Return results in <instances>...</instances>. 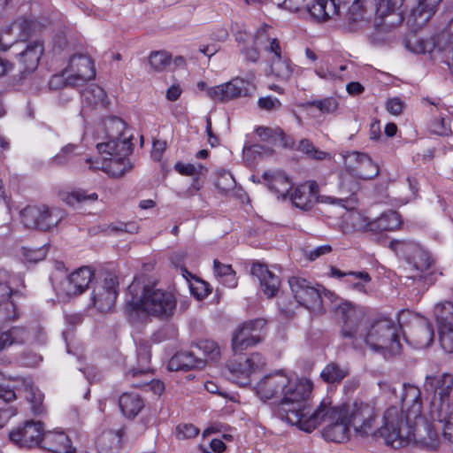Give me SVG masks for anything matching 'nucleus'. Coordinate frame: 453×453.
Returning <instances> with one entry per match:
<instances>
[{
	"label": "nucleus",
	"instance_id": "obj_55",
	"mask_svg": "<svg viewBox=\"0 0 453 453\" xmlns=\"http://www.w3.org/2000/svg\"><path fill=\"white\" fill-rule=\"evenodd\" d=\"M331 276L336 277V278L347 277V279L353 278V280H362L366 282H370L372 280L370 275L366 272L344 273L335 267L331 268Z\"/></svg>",
	"mask_w": 453,
	"mask_h": 453
},
{
	"label": "nucleus",
	"instance_id": "obj_56",
	"mask_svg": "<svg viewBox=\"0 0 453 453\" xmlns=\"http://www.w3.org/2000/svg\"><path fill=\"white\" fill-rule=\"evenodd\" d=\"M271 27L267 25H265L261 28H259L255 35L254 43L256 46H262L265 50L268 47L272 41L277 40L276 38H271L269 35V30Z\"/></svg>",
	"mask_w": 453,
	"mask_h": 453
},
{
	"label": "nucleus",
	"instance_id": "obj_62",
	"mask_svg": "<svg viewBox=\"0 0 453 453\" xmlns=\"http://www.w3.org/2000/svg\"><path fill=\"white\" fill-rule=\"evenodd\" d=\"M244 151H246L247 153H251L254 155H258L259 157H263L271 156L273 152V150L264 145L253 144L250 146H244Z\"/></svg>",
	"mask_w": 453,
	"mask_h": 453
},
{
	"label": "nucleus",
	"instance_id": "obj_51",
	"mask_svg": "<svg viewBox=\"0 0 453 453\" xmlns=\"http://www.w3.org/2000/svg\"><path fill=\"white\" fill-rule=\"evenodd\" d=\"M307 106L316 107L324 114L335 111L338 108V102L334 97H326L320 100H314L307 103Z\"/></svg>",
	"mask_w": 453,
	"mask_h": 453
},
{
	"label": "nucleus",
	"instance_id": "obj_24",
	"mask_svg": "<svg viewBox=\"0 0 453 453\" xmlns=\"http://www.w3.org/2000/svg\"><path fill=\"white\" fill-rule=\"evenodd\" d=\"M423 101L434 106L431 109V113L434 115L431 131L438 135H449L451 134V127L449 110L441 104L440 99L430 100L429 98H424Z\"/></svg>",
	"mask_w": 453,
	"mask_h": 453
},
{
	"label": "nucleus",
	"instance_id": "obj_29",
	"mask_svg": "<svg viewBox=\"0 0 453 453\" xmlns=\"http://www.w3.org/2000/svg\"><path fill=\"white\" fill-rule=\"evenodd\" d=\"M42 448L52 453H74L71 440L64 432L47 431L42 438Z\"/></svg>",
	"mask_w": 453,
	"mask_h": 453
},
{
	"label": "nucleus",
	"instance_id": "obj_57",
	"mask_svg": "<svg viewBox=\"0 0 453 453\" xmlns=\"http://www.w3.org/2000/svg\"><path fill=\"white\" fill-rule=\"evenodd\" d=\"M96 193H91L87 195L84 190H77L69 194L66 197V203L70 205H73L74 203H81L86 200L96 201L97 199Z\"/></svg>",
	"mask_w": 453,
	"mask_h": 453
},
{
	"label": "nucleus",
	"instance_id": "obj_4",
	"mask_svg": "<svg viewBox=\"0 0 453 453\" xmlns=\"http://www.w3.org/2000/svg\"><path fill=\"white\" fill-rule=\"evenodd\" d=\"M379 433L386 444L394 449L402 448L412 441L419 442L430 450H435L439 447L438 434L432 424L423 417L421 420L403 423L402 414L395 406L385 411L383 425Z\"/></svg>",
	"mask_w": 453,
	"mask_h": 453
},
{
	"label": "nucleus",
	"instance_id": "obj_35",
	"mask_svg": "<svg viewBox=\"0 0 453 453\" xmlns=\"http://www.w3.org/2000/svg\"><path fill=\"white\" fill-rule=\"evenodd\" d=\"M28 338V331L22 326H13L4 331L0 330V351L12 344H22Z\"/></svg>",
	"mask_w": 453,
	"mask_h": 453
},
{
	"label": "nucleus",
	"instance_id": "obj_20",
	"mask_svg": "<svg viewBox=\"0 0 453 453\" xmlns=\"http://www.w3.org/2000/svg\"><path fill=\"white\" fill-rule=\"evenodd\" d=\"M13 277L4 269H0V319L5 321L17 318L15 304L11 301L14 293Z\"/></svg>",
	"mask_w": 453,
	"mask_h": 453
},
{
	"label": "nucleus",
	"instance_id": "obj_21",
	"mask_svg": "<svg viewBox=\"0 0 453 453\" xmlns=\"http://www.w3.org/2000/svg\"><path fill=\"white\" fill-rule=\"evenodd\" d=\"M265 51L272 54L269 58L271 73L280 81H288L293 74V65L288 58L283 56L278 40L271 42Z\"/></svg>",
	"mask_w": 453,
	"mask_h": 453
},
{
	"label": "nucleus",
	"instance_id": "obj_32",
	"mask_svg": "<svg viewBox=\"0 0 453 453\" xmlns=\"http://www.w3.org/2000/svg\"><path fill=\"white\" fill-rule=\"evenodd\" d=\"M43 50V44L40 41H35L27 44L26 49L19 54L25 71L33 72L37 68Z\"/></svg>",
	"mask_w": 453,
	"mask_h": 453
},
{
	"label": "nucleus",
	"instance_id": "obj_8",
	"mask_svg": "<svg viewBox=\"0 0 453 453\" xmlns=\"http://www.w3.org/2000/svg\"><path fill=\"white\" fill-rule=\"evenodd\" d=\"M288 284L297 303L313 311L323 310L322 298L331 299L334 294L320 285H314L302 277H290Z\"/></svg>",
	"mask_w": 453,
	"mask_h": 453
},
{
	"label": "nucleus",
	"instance_id": "obj_50",
	"mask_svg": "<svg viewBox=\"0 0 453 453\" xmlns=\"http://www.w3.org/2000/svg\"><path fill=\"white\" fill-rule=\"evenodd\" d=\"M293 204L303 211H308L312 206V202L303 190V188L297 187L291 195Z\"/></svg>",
	"mask_w": 453,
	"mask_h": 453
},
{
	"label": "nucleus",
	"instance_id": "obj_36",
	"mask_svg": "<svg viewBox=\"0 0 453 453\" xmlns=\"http://www.w3.org/2000/svg\"><path fill=\"white\" fill-rule=\"evenodd\" d=\"M412 343L415 348L423 349L429 347L434 342V332L433 326L424 321L416 326L412 333Z\"/></svg>",
	"mask_w": 453,
	"mask_h": 453
},
{
	"label": "nucleus",
	"instance_id": "obj_7",
	"mask_svg": "<svg viewBox=\"0 0 453 453\" xmlns=\"http://www.w3.org/2000/svg\"><path fill=\"white\" fill-rule=\"evenodd\" d=\"M21 223L29 229L48 232L64 219V211L46 204L27 205L20 211Z\"/></svg>",
	"mask_w": 453,
	"mask_h": 453
},
{
	"label": "nucleus",
	"instance_id": "obj_47",
	"mask_svg": "<svg viewBox=\"0 0 453 453\" xmlns=\"http://www.w3.org/2000/svg\"><path fill=\"white\" fill-rule=\"evenodd\" d=\"M171 63V56L164 50L153 51L149 57V64L156 72L164 71Z\"/></svg>",
	"mask_w": 453,
	"mask_h": 453
},
{
	"label": "nucleus",
	"instance_id": "obj_43",
	"mask_svg": "<svg viewBox=\"0 0 453 453\" xmlns=\"http://www.w3.org/2000/svg\"><path fill=\"white\" fill-rule=\"evenodd\" d=\"M375 15L380 19H384L389 14L395 13L400 10L403 0H374Z\"/></svg>",
	"mask_w": 453,
	"mask_h": 453
},
{
	"label": "nucleus",
	"instance_id": "obj_40",
	"mask_svg": "<svg viewBox=\"0 0 453 453\" xmlns=\"http://www.w3.org/2000/svg\"><path fill=\"white\" fill-rule=\"evenodd\" d=\"M205 363L208 361L216 362L219 359L220 349L217 342L212 340H202L192 346Z\"/></svg>",
	"mask_w": 453,
	"mask_h": 453
},
{
	"label": "nucleus",
	"instance_id": "obj_18",
	"mask_svg": "<svg viewBox=\"0 0 453 453\" xmlns=\"http://www.w3.org/2000/svg\"><path fill=\"white\" fill-rule=\"evenodd\" d=\"M402 388V410L398 411L402 414L403 423L410 424L415 420H421L422 401L419 388L411 384H403Z\"/></svg>",
	"mask_w": 453,
	"mask_h": 453
},
{
	"label": "nucleus",
	"instance_id": "obj_11",
	"mask_svg": "<svg viewBox=\"0 0 453 453\" xmlns=\"http://www.w3.org/2000/svg\"><path fill=\"white\" fill-rule=\"evenodd\" d=\"M265 365V359L260 353H252L249 357H241L229 361L226 365L225 374L236 384H250V377L253 372L260 371Z\"/></svg>",
	"mask_w": 453,
	"mask_h": 453
},
{
	"label": "nucleus",
	"instance_id": "obj_3",
	"mask_svg": "<svg viewBox=\"0 0 453 453\" xmlns=\"http://www.w3.org/2000/svg\"><path fill=\"white\" fill-rule=\"evenodd\" d=\"M133 134L127 128V124L118 117L105 119L96 130V150L104 161H92L87 158L89 169H102L114 178L123 176L133 168L128 156L133 150L131 139Z\"/></svg>",
	"mask_w": 453,
	"mask_h": 453
},
{
	"label": "nucleus",
	"instance_id": "obj_64",
	"mask_svg": "<svg viewBox=\"0 0 453 453\" xmlns=\"http://www.w3.org/2000/svg\"><path fill=\"white\" fill-rule=\"evenodd\" d=\"M346 222H349L351 224L353 230L361 229L363 225L361 223L362 216L356 211L349 212L345 218Z\"/></svg>",
	"mask_w": 453,
	"mask_h": 453
},
{
	"label": "nucleus",
	"instance_id": "obj_16",
	"mask_svg": "<svg viewBox=\"0 0 453 453\" xmlns=\"http://www.w3.org/2000/svg\"><path fill=\"white\" fill-rule=\"evenodd\" d=\"M44 426L41 421L27 420L22 426L13 429L10 434V440L19 447L42 448L44 437Z\"/></svg>",
	"mask_w": 453,
	"mask_h": 453
},
{
	"label": "nucleus",
	"instance_id": "obj_46",
	"mask_svg": "<svg viewBox=\"0 0 453 453\" xmlns=\"http://www.w3.org/2000/svg\"><path fill=\"white\" fill-rule=\"evenodd\" d=\"M405 46L409 50L417 54H425L432 50V43L429 41L423 40L416 35H409L406 38Z\"/></svg>",
	"mask_w": 453,
	"mask_h": 453
},
{
	"label": "nucleus",
	"instance_id": "obj_45",
	"mask_svg": "<svg viewBox=\"0 0 453 453\" xmlns=\"http://www.w3.org/2000/svg\"><path fill=\"white\" fill-rule=\"evenodd\" d=\"M26 399L31 404V411L35 415L42 412L43 395L37 388L27 385L26 387Z\"/></svg>",
	"mask_w": 453,
	"mask_h": 453
},
{
	"label": "nucleus",
	"instance_id": "obj_42",
	"mask_svg": "<svg viewBox=\"0 0 453 453\" xmlns=\"http://www.w3.org/2000/svg\"><path fill=\"white\" fill-rule=\"evenodd\" d=\"M214 274L219 278L221 282L228 288H235L237 286V280L235 273L231 265H224L219 260H214Z\"/></svg>",
	"mask_w": 453,
	"mask_h": 453
},
{
	"label": "nucleus",
	"instance_id": "obj_54",
	"mask_svg": "<svg viewBox=\"0 0 453 453\" xmlns=\"http://www.w3.org/2000/svg\"><path fill=\"white\" fill-rule=\"evenodd\" d=\"M199 433V429L192 424H180L176 427V437L179 440H186L196 437Z\"/></svg>",
	"mask_w": 453,
	"mask_h": 453
},
{
	"label": "nucleus",
	"instance_id": "obj_14",
	"mask_svg": "<svg viewBox=\"0 0 453 453\" xmlns=\"http://www.w3.org/2000/svg\"><path fill=\"white\" fill-rule=\"evenodd\" d=\"M197 88L206 92L207 96L216 103H226L240 96H246L249 89L246 82L242 79H234L231 81L209 88L206 82H197Z\"/></svg>",
	"mask_w": 453,
	"mask_h": 453
},
{
	"label": "nucleus",
	"instance_id": "obj_31",
	"mask_svg": "<svg viewBox=\"0 0 453 453\" xmlns=\"http://www.w3.org/2000/svg\"><path fill=\"white\" fill-rule=\"evenodd\" d=\"M263 178L267 181L268 189L274 193L277 197H286L292 188V183L288 176L283 172H265Z\"/></svg>",
	"mask_w": 453,
	"mask_h": 453
},
{
	"label": "nucleus",
	"instance_id": "obj_58",
	"mask_svg": "<svg viewBox=\"0 0 453 453\" xmlns=\"http://www.w3.org/2000/svg\"><path fill=\"white\" fill-rule=\"evenodd\" d=\"M203 168V167L201 165H195L193 164H182V163H177L175 165V170L179 173H180L182 175H186V176H196L201 173Z\"/></svg>",
	"mask_w": 453,
	"mask_h": 453
},
{
	"label": "nucleus",
	"instance_id": "obj_63",
	"mask_svg": "<svg viewBox=\"0 0 453 453\" xmlns=\"http://www.w3.org/2000/svg\"><path fill=\"white\" fill-rule=\"evenodd\" d=\"M387 111L393 115H399L403 109V103L397 97L391 98L386 103Z\"/></svg>",
	"mask_w": 453,
	"mask_h": 453
},
{
	"label": "nucleus",
	"instance_id": "obj_10",
	"mask_svg": "<svg viewBox=\"0 0 453 453\" xmlns=\"http://www.w3.org/2000/svg\"><path fill=\"white\" fill-rule=\"evenodd\" d=\"M389 248L403 257L416 271L425 273L434 265V260L431 254L412 241L393 240Z\"/></svg>",
	"mask_w": 453,
	"mask_h": 453
},
{
	"label": "nucleus",
	"instance_id": "obj_49",
	"mask_svg": "<svg viewBox=\"0 0 453 453\" xmlns=\"http://www.w3.org/2000/svg\"><path fill=\"white\" fill-rule=\"evenodd\" d=\"M441 0H419L418 6L411 10V14L413 17H422L424 13H427V16L424 19L425 21H427L430 16L434 12V8L437 4H439Z\"/></svg>",
	"mask_w": 453,
	"mask_h": 453
},
{
	"label": "nucleus",
	"instance_id": "obj_25",
	"mask_svg": "<svg viewBox=\"0 0 453 453\" xmlns=\"http://www.w3.org/2000/svg\"><path fill=\"white\" fill-rule=\"evenodd\" d=\"M251 274L258 280L260 288L267 297H273L277 294L280 283V279L266 265L254 263L251 267Z\"/></svg>",
	"mask_w": 453,
	"mask_h": 453
},
{
	"label": "nucleus",
	"instance_id": "obj_26",
	"mask_svg": "<svg viewBox=\"0 0 453 453\" xmlns=\"http://www.w3.org/2000/svg\"><path fill=\"white\" fill-rule=\"evenodd\" d=\"M348 0H316L308 6L309 13L316 19L326 21L341 13L342 7L346 5Z\"/></svg>",
	"mask_w": 453,
	"mask_h": 453
},
{
	"label": "nucleus",
	"instance_id": "obj_39",
	"mask_svg": "<svg viewBox=\"0 0 453 453\" xmlns=\"http://www.w3.org/2000/svg\"><path fill=\"white\" fill-rule=\"evenodd\" d=\"M349 375V369L337 363L327 364L320 372L323 381L328 384H338Z\"/></svg>",
	"mask_w": 453,
	"mask_h": 453
},
{
	"label": "nucleus",
	"instance_id": "obj_52",
	"mask_svg": "<svg viewBox=\"0 0 453 453\" xmlns=\"http://www.w3.org/2000/svg\"><path fill=\"white\" fill-rule=\"evenodd\" d=\"M211 288L204 280L196 279L195 282L190 284V291L198 300H202L211 293Z\"/></svg>",
	"mask_w": 453,
	"mask_h": 453
},
{
	"label": "nucleus",
	"instance_id": "obj_9",
	"mask_svg": "<svg viewBox=\"0 0 453 453\" xmlns=\"http://www.w3.org/2000/svg\"><path fill=\"white\" fill-rule=\"evenodd\" d=\"M424 388L426 392H434L430 408H436V411L439 409L444 415L451 409L449 415L453 419V375H428L426 377Z\"/></svg>",
	"mask_w": 453,
	"mask_h": 453
},
{
	"label": "nucleus",
	"instance_id": "obj_33",
	"mask_svg": "<svg viewBox=\"0 0 453 453\" xmlns=\"http://www.w3.org/2000/svg\"><path fill=\"white\" fill-rule=\"evenodd\" d=\"M401 224L400 216L395 211H388L366 224L369 231L383 232L393 231Z\"/></svg>",
	"mask_w": 453,
	"mask_h": 453
},
{
	"label": "nucleus",
	"instance_id": "obj_17",
	"mask_svg": "<svg viewBox=\"0 0 453 453\" xmlns=\"http://www.w3.org/2000/svg\"><path fill=\"white\" fill-rule=\"evenodd\" d=\"M68 75L65 81L71 87L83 85L87 81L96 76V70L92 60L86 55L78 54L71 57L67 68Z\"/></svg>",
	"mask_w": 453,
	"mask_h": 453
},
{
	"label": "nucleus",
	"instance_id": "obj_61",
	"mask_svg": "<svg viewBox=\"0 0 453 453\" xmlns=\"http://www.w3.org/2000/svg\"><path fill=\"white\" fill-rule=\"evenodd\" d=\"M68 73L65 69L62 73L53 75L50 81L49 86L51 89H59L64 86H71L65 81Z\"/></svg>",
	"mask_w": 453,
	"mask_h": 453
},
{
	"label": "nucleus",
	"instance_id": "obj_27",
	"mask_svg": "<svg viewBox=\"0 0 453 453\" xmlns=\"http://www.w3.org/2000/svg\"><path fill=\"white\" fill-rule=\"evenodd\" d=\"M205 365V361L195 349L176 353L168 362L167 368L170 371H188L201 369Z\"/></svg>",
	"mask_w": 453,
	"mask_h": 453
},
{
	"label": "nucleus",
	"instance_id": "obj_1",
	"mask_svg": "<svg viewBox=\"0 0 453 453\" xmlns=\"http://www.w3.org/2000/svg\"><path fill=\"white\" fill-rule=\"evenodd\" d=\"M336 314L342 321L341 334L356 350L368 346L376 352L395 355L401 351V326L388 318L374 319L369 326L361 327L363 311L349 302H341L336 306Z\"/></svg>",
	"mask_w": 453,
	"mask_h": 453
},
{
	"label": "nucleus",
	"instance_id": "obj_59",
	"mask_svg": "<svg viewBox=\"0 0 453 453\" xmlns=\"http://www.w3.org/2000/svg\"><path fill=\"white\" fill-rule=\"evenodd\" d=\"M258 106L261 109L266 110V111H272V110H278L281 107V103L279 99L273 96H265L260 97L258 99Z\"/></svg>",
	"mask_w": 453,
	"mask_h": 453
},
{
	"label": "nucleus",
	"instance_id": "obj_53",
	"mask_svg": "<svg viewBox=\"0 0 453 453\" xmlns=\"http://www.w3.org/2000/svg\"><path fill=\"white\" fill-rule=\"evenodd\" d=\"M256 134L262 141L274 143L278 141V135L282 134V129L280 127H258L256 129Z\"/></svg>",
	"mask_w": 453,
	"mask_h": 453
},
{
	"label": "nucleus",
	"instance_id": "obj_22",
	"mask_svg": "<svg viewBox=\"0 0 453 453\" xmlns=\"http://www.w3.org/2000/svg\"><path fill=\"white\" fill-rule=\"evenodd\" d=\"M95 278L94 271L88 266H82L69 275L63 284V289L69 296L83 293Z\"/></svg>",
	"mask_w": 453,
	"mask_h": 453
},
{
	"label": "nucleus",
	"instance_id": "obj_30",
	"mask_svg": "<svg viewBox=\"0 0 453 453\" xmlns=\"http://www.w3.org/2000/svg\"><path fill=\"white\" fill-rule=\"evenodd\" d=\"M346 166L348 171L351 173V167H361V165H368L369 172L362 171L360 173L361 179L363 180H371L376 177L379 173V166L372 160L370 156L365 153L352 151L349 152L346 157Z\"/></svg>",
	"mask_w": 453,
	"mask_h": 453
},
{
	"label": "nucleus",
	"instance_id": "obj_6",
	"mask_svg": "<svg viewBox=\"0 0 453 453\" xmlns=\"http://www.w3.org/2000/svg\"><path fill=\"white\" fill-rule=\"evenodd\" d=\"M303 412L300 422L294 425L301 430L311 433L322 422H328L322 432L326 441L342 443L349 439V424L343 408L333 407L328 399H324L315 411L309 404Z\"/></svg>",
	"mask_w": 453,
	"mask_h": 453
},
{
	"label": "nucleus",
	"instance_id": "obj_28",
	"mask_svg": "<svg viewBox=\"0 0 453 453\" xmlns=\"http://www.w3.org/2000/svg\"><path fill=\"white\" fill-rule=\"evenodd\" d=\"M367 2L368 0H354L349 7L347 21L349 30L362 29L371 23L372 14L366 9Z\"/></svg>",
	"mask_w": 453,
	"mask_h": 453
},
{
	"label": "nucleus",
	"instance_id": "obj_5",
	"mask_svg": "<svg viewBox=\"0 0 453 453\" xmlns=\"http://www.w3.org/2000/svg\"><path fill=\"white\" fill-rule=\"evenodd\" d=\"M130 298L126 301L127 312L143 311L160 320L171 319L177 308L175 295L167 289L157 287L155 284L141 286L134 279L127 287Z\"/></svg>",
	"mask_w": 453,
	"mask_h": 453
},
{
	"label": "nucleus",
	"instance_id": "obj_44",
	"mask_svg": "<svg viewBox=\"0 0 453 453\" xmlns=\"http://www.w3.org/2000/svg\"><path fill=\"white\" fill-rule=\"evenodd\" d=\"M296 150L305 153L310 157L316 160H325L330 158V154L316 148L308 139H302L296 147Z\"/></svg>",
	"mask_w": 453,
	"mask_h": 453
},
{
	"label": "nucleus",
	"instance_id": "obj_19",
	"mask_svg": "<svg viewBox=\"0 0 453 453\" xmlns=\"http://www.w3.org/2000/svg\"><path fill=\"white\" fill-rule=\"evenodd\" d=\"M375 418L376 413L373 406L364 403H355L348 423L353 426L357 434L365 436L373 433Z\"/></svg>",
	"mask_w": 453,
	"mask_h": 453
},
{
	"label": "nucleus",
	"instance_id": "obj_41",
	"mask_svg": "<svg viewBox=\"0 0 453 453\" xmlns=\"http://www.w3.org/2000/svg\"><path fill=\"white\" fill-rule=\"evenodd\" d=\"M451 409L447 411V414L436 411V408H430V417L434 421H438L442 424V436L449 443L453 444V419L449 418Z\"/></svg>",
	"mask_w": 453,
	"mask_h": 453
},
{
	"label": "nucleus",
	"instance_id": "obj_13",
	"mask_svg": "<svg viewBox=\"0 0 453 453\" xmlns=\"http://www.w3.org/2000/svg\"><path fill=\"white\" fill-rule=\"evenodd\" d=\"M266 321L256 319L239 326L232 336V349L234 354L242 353L248 348L253 347L262 340V331Z\"/></svg>",
	"mask_w": 453,
	"mask_h": 453
},
{
	"label": "nucleus",
	"instance_id": "obj_37",
	"mask_svg": "<svg viewBox=\"0 0 453 453\" xmlns=\"http://www.w3.org/2000/svg\"><path fill=\"white\" fill-rule=\"evenodd\" d=\"M81 97L83 104H87L88 106H98L102 105L104 107L106 106V93L104 90L96 85V84H90L88 87H86L81 92Z\"/></svg>",
	"mask_w": 453,
	"mask_h": 453
},
{
	"label": "nucleus",
	"instance_id": "obj_48",
	"mask_svg": "<svg viewBox=\"0 0 453 453\" xmlns=\"http://www.w3.org/2000/svg\"><path fill=\"white\" fill-rule=\"evenodd\" d=\"M78 149L77 145L67 144L51 158V163L55 165H65L79 154Z\"/></svg>",
	"mask_w": 453,
	"mask_h": 453
},
{
	"label": "nucleus",
	"instance_id": "obj_15",
	"mask_svg": "<svg viewBox=\"0 0 453 453\" xmlns=\"http://www.w3.org/2000/svg\"><path fill=\"white\" fill-rule=\"evenodd\" d=\"M438 326L441 348L448 353L453 352V303L444 302L435 305L434 311Z\"/></svg>",
	"mask_w": 453,
	"mask_h": 453
},
{
	"label": "nucleus",
	"instance_id": "obj_38",
	"mask_svg": "<svg viewBox=\"0 0 453 453\" xmlns=\"http://www.w3.org/2000/svg\"><path fill=\"white\" fill-rule=\"evenodd\" d=\"M150 348L147 344H140L137 347L138 367L132 368L127 375L137 377L139 375H147L151 372L150 367Z\"/></svg>",
	"mask_w": 453,
	"mask_h": 453
},
{
	"label": "nucleus",
	"instance_id": "obj_60",
	"mask_svg": "<svg viewBox=\"0 0 453 453\" xmlns=\"http://www.w3.org/2000/svg\"><path fill=\"white\" fill-rule=\"evenodd\" d=\"M316 74L320 78L327 81H333L336 79H340V74L334 70L330 69L328 66H319L315 71Z\"/></svg>",
	"mask_w": 453,
	"mask_h": 453
},
{
	"label": "nucleus",
	"instance_id": "obj_23",
	"mask_svg": "<svg viewBox=\"0 0 453 453\" xmlns=\"http://www.w3.org/2000/svg\"><path fill=\"white\" fill-rule=\"evenodd\" d=\"M31 23L28 20L13 22L0 29V50H7L16 41H24L29 35Z\"/></svg>",
	"mask_w": 453,
	"mask_h": 453
},
{
	"label": "nucleus",
	"instance_id": "obj_2",
	"mask_svg": "<svg viewBox=\"0 0 453 453\" xmlns=\"http://www.w3.org/2000/svg\"><path fill=\"white\" fill-rule=\"evenodd\" d=\"M257 395L263 401L279 400L277 415L287 423L295 425L309 407L312 382L307 379L292 380L282 370L263 377L256 385Z\"/></svg>",
	"mask_w": 453,
	"mask_h": 453
},
{
	"label": "nucleus",
	"instance_id": "obj_12",
	"mask_svg": "<svg viewBox=\"0 0 453 453\" xmlns=\"http://www.w3.org/2000/svg\"><path fill=\"white\" fill-rule=\"evenodd\" d=\"M117 287V277L109 272L103 273L93 288L92 304L101 312L111 311L118 296Z\"/></svg>",
	"mask_w": 453,
	"mask_h": 453
},
{
	"label": "nucleus",
	"instance_id": "obj_34",
	"mask_svg": "<svg viewBox=\"0 0 453 453\" xmlns=\"http://www.w3.org/2000/svg\"><path fill=\"white\" fill-rule=\"evenodd\" d=\"M119 405L122 413L128 418H135L144 407L143 400L134 393H124L120 395Z\"/></svg>",
	"mask_w": 453,
	"mask_h": 453
}]
</instances>
